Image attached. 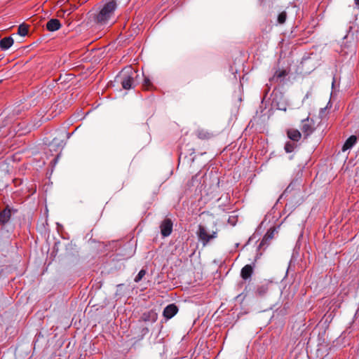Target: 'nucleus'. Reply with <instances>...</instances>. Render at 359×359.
<instances>
[{"instance_id": "obj_27", "label": "nucleus", "mask_w": 359, "mask_h": 359, "mask_svg": "<svg viewBox=\"0 0 359 359\" xmlns=\"http://www.w3.org/2000/svg\"><path fill=\"white\" fill-rule=\"evenodd\" d=\"M355 4L356 6H359V0H355Z\"/></svg>"}, {"instance_id": "obj_5", "label": "nucleus", "mask_w": 359, "mask_h": 359, "mask_svg": "<svg viewBox=\"0 0 359 359\" xmlns=\"http://www.w3.org/2000/svg\"><path fill=\"white\" fill-rule=\"evenodd\" d=\"M69 136L70 134L66 131L59 133L58 135L53 139L50 143V146L55 148L63 147L65 144V143L64 142V139L69 138Z\"/></svg>"}, {"instance_id": "obj_19", "label": "nucleus", "mask_w": 359, "mask_h": 359, "mask_svg": "<svg viewBox=\"0 0 359 359\" xmlns=\"http://www.w3.org/2000/svg\"><path fill=\"white\" fill-rule=\"evenodd\" d=\"M18 33L22 36H25L28 34V26L25 24H21L18 27Z\"/></svg>"}, {"instance_id": "obj_25", "label": "nucleus", "mask_w": 359, "mask_h": 359, "mask_svg": "<svg viewBox=\"0 0 359 359\" xmlns=\"http://www.w3.org/2000/svg\"><path fill=\"white\" fill-rule=\"evenodd\" d=\"M290 187H291V184H290V185L286 188V189L285 190V191L283 192V194L280 196V198H282L283 196L286 195V194L289 192V191H290Z\"/></svg>"}, {"instance_id": "obj_8", "label": "nucleus", "mask_w": 359, "mask_h": 359, "mask_svg": "<svg viewBox=\"0 0 359 359\" xmlns=\"http://www.w3.org/2000/svg\"><path fill=\"white\" fill-rule=\"evenodd\" d=\"M15 210L11 209L9 208V206L7 205L6 208L0 212V223L2 225L8 223L12 214L15 213Z\"/></svg>"}, {"instance_id": "obj_22", "label": "nucleus", "mask_w": 359, "mask_h": 359, "mask_svg": "<svg viewBox=\"0 0 359 359\" xmlns=\"http://www.w3.org/2000/svg\"><path fill=\"white\" fill-rule=\"evenodd\" d=\"M146 274V270L144 269H141L139 273H137V275L135 276L134 280L135 283H138L140 282L142 278L145 276Z\"/></svg>"}, {"instance_id": "obj_12", "label": "nucleus", "mask_w": 359, "mask_h": 359, "mask_svg": "<svg viewBox=\"0 0 359 359\" xmlns=\"http://www.w3.org/2000/svg\"><path fill=\"white\" fill-rule=\"evenodd\" d=\"M61 26L62 25L59 20L52 18L47 22L46 27L50 32H55L58 30Z\"/></svg>"}, {"instance_id": "obj_23", "label": "nucleus", "mask_w": 359, "mask_h": 359, "mask_svg": "<svg viewBox=\"0 0 359 359\" xmlns=\"http://www.w3.org/2000/svg\"><path fill=\"white\" fill-rule=\"evenodd\" d=\"M286 18H287L286 12H285V11L281 12L278 16V23L283 24L286 20Z\"/></svg>"}, {"instance_id": "obj_2", "label": "nucleus", "mask_w": 359, "mask_h": 359, "mask_svg": "<svg viewBox=\"0 0 359 359\" xmlns=\"http://www.w3.org/2000/svg\"><path fill=\"white\" fill-rule=\"evenodd\" d=\"M137 76V72L130 66L124 68L116 79L123 89L129 90L135 86V79Z\"/></svg>"}, {"instance_id": "obj_15", "label": "nucleus", "mask_w": 359, "mask_h": 359, "mask_svg": "<svg viewBox=\"0 0 359 359\" xmlns=\"http://www.w3.org/2000/svg\"><path fill=\"white\" fill-rule=\"evenodd\" d=\"M13 39L11 36L5 37L0 41V48L1 50H8L13 44Z\"/></svg>"}, {"instance_id": "obj_16", "label": "nucleus", "mask_w": 359, "mask_h": 359, "mask_svg": "<svg viewBox=\"0 0 359 359\" xmlns=\"http://www.w3.org/2000/svg\"><path fill=\"white\" fill-rule=\"evenodd\" d=\"M356 142H357L356 136L351 135L346 140L344 144L343 145L342 151H345L352 148L355 144Z\"/></svg>"}, {"instance_id": "obj_18", "label": "nucleus", "mask_w": 359, "mask_h": 359, "mask_svg": "<svg viewBox=\"0 0 359 359\" xmlns=\"http://www.w3.org/2000/svg\"><path fill=\"white\" fill-rule=\"evenodd\" d=\"M287 74V73L286 70H285V69L278 70L275 72V74L272 78V80H276L278 81V79L284 78Z\"/></svg>"}, {"instance_id": "obj_24", "label": "nucleus", "mask_w": 359, "mask_h": 359, "mask_svg": "<svg viewBox=\"0 0 359 359\" xmlns=\"http://www.w3.org/2000/svg\"><path fill=\"white\" fill-rule=\"evenodd\" d=\"M144 86L147 88V89H149V88L151 86V83L149 78L145 77L144 79Z\"/></svg>"}, {"instance_id": "obj_1", "label": "nucleus", "mask_w": 359, "mask_h": 359, "mask_svg": "<svg viewBox=\"0 0 359 359\" xmlns=\"http://www.w3.org/2000/svg\"><path fill=\"white\" fill-rule=\"evenodd\" d=\"M118 4L116 0H109L100 6V11L94 15L95 22L100 26L113 24L116 20L115 12Z\"/></svg>"}, {"instance_id": "obj_3", "label": "nucleus", "mask_w": 359, "mask_h": 359, "mask_svg": "<svg viewBox=\"0 0 359 359\" xmlns=\"http://www.w3.org/2000/svg\"><path fill=\"white\" fill-rule=\"evenodd\" d=\"M197 236L199 241L205 246L212 239L217 238V230H210L206 223L200 224L198 226V230L197 231Z\"/></svg>"}, {"instance_id": "obj_4", "label": "nucleus", "mask_w": 359, "mask_h": 359, "mask_svg": "<svg viewBox=\"0 0 359 359\" xmlns=\"http://www.w3.org/2000/svg\"><path fill=\"white\" fill-rule=\"evenodd\" d=\"M302 134L304 138L306 139L310 136L316 130L314 121L309 117L303 119L301 122L300 126Z\"/></svg>"}, {"instance_id": "obj_13", "label": "nucleus", "mask_w": 359, "mask_h": 359, "mask_svg": "<svg viewBox=\"0 0 359 359\" xmlns=\"http://www.w3.org/2000/svg\"><path fill=\"white\" fill-rule=\"evenodd\" d=\"M287 137L293 142H298L302 135L297 129L290 128L287 130Z\"/></svg>"}, {"instance_id": "obj_14", "label": "nucleus", "mask_w": 359, "mask_h": 359, "mask_svg": "<svg viewBox=\"0 0 359 359\" xmlns=\"http://www.w3.org/2000/svg\"><path fill=\"white\" fill-rule=\"evenodd\" d=\"M253 273V267L250 264H247L243 269L241 271V276L243 279L247 280L250 278Z\"/></svg>"}, {"instance_id": "obj_7", "label": "nucleus", "mask_w": 359, "mask_h": 359, "mask_svg": "<svg viewBox=\"0 0 359 359\" xmlns=\"http://www.w3.org/2000/svg\"><path fill=\"white\" fill-rule=\"evenodd\" d=\"M157 313L154 310H150L142 314L140 318V321L153 323L157 320Z\"/></svg>"}, {"instance_id": "obj_10", "label": "nucleus", "mask_w": 359, "mask_h": 359, "mask_svg": "<svg viewBox=\"0 0 359 359\" xmlns=\"http://www.w3.org/2000/svg\"><path fill=\"white\" fill-rule=\"evenodd\" d=\"M274 234V230L269 229L263 237L262 240L261 241L258 248L262 249L264 248L265 247L268 246L269 245L270 241L273 238Z\"/></svg>"}, {"instance_id": "obj_21", "label": "nucleus", "mask_w": 359, "mask_h": 359, "mask_svg": "<svg viewBox=\"0 0 359 359\" xmlns=\"http://www.w3.org/2000/svg\"><path fill=\"white\" fill-rule=\"evenodd\" d=\"M297 147V144L294 142H287L285 144V150L287 153L292 152Z\"/></svg>"}, {"instance_id": "obj_11", "label": "nucleus", "mask_w": 359, "mask_h": 359, "mask_svg": "<svg viewBox=\"0 0 359 359\" xmlns=\"http://www.w3.org/2000/svg\"><path fill=\"white\" fill-rule=\"evenodd\" d=\"M195 134L201 140H209L215 136L212 132L204 128H198L195 131Z\"/></svg>"}, {"instance_id": "obj_17", "label": "nucleus", "mask_w": 359, "mask_h": 359, "mask_svg": "<svg viewBox=\"0 0 359 359\" xmlns=\"http://www.w3.org/2000/svg\"><path fill=\"white\" fill-rule=\"evenodd\" d=\"M269 283H268L258 285L256 290L257 294L260 297H263L264 295H265L269 290Z\"/></svg>"}, {"instance_id": "obj_6", "label": "nucleus", "mask_w": 359, "mask_h": 359, "mask_svg": "<svg viewBox=\"0 0 359 359\" xmlns=\"http://www.w3.org/2000/svg\"><path fill=\"white\" fill-rule=\"evenodd\" d=\"M161 233L163 237L170 236L172 231V222L170 219H165L161 224Z\"/></svg>"}, {"instance_id": "obj_26", "label": "nucleus", "mask_w": 359, "mask_h": 359, "mask_svg": "<svg viewBox=\"0 0 359 359\" xmlns=\"http://www.w3.org/2000/svg\"><path fill=\"white\" fill-rule=\"evenodd\" d=\"M142 332L144 335L149 332V329L147 327H144L142 329Z\"/></svg>"}, {"instance_id": "obj_20", "label": "nucleus", "mask_w": 359, "mask_h": 359, "mask_svg": "<svg viewBox=\"0 0 359 359\" xmlns=\"http://www.w3.org/2000/svg\"><path fill=\"white\" fill-rule=\"evenodd\" d=\"M202 215L203 217L204 222L206 221L207 222H210V224H213L214 226L216 225L215 217L213 216L212 214H208V213L205 214L203 212Z\"/></svg>"}, {"instance_id": "obj_9", "label": "nucleus", "mask_w": 359, "mask_h": 359, "mask_svg": "<svg viewBox=\"0 0 359 359\" xmlns=\"http://www.w3.org/2000/svg\"><path fill=\"white\" fill-rule=\"evenodd\" d=\"M177 312V306L175 304H170L164 309L163 316L166 320H169L175 316Z\"/></svg>"}]
</instances>
